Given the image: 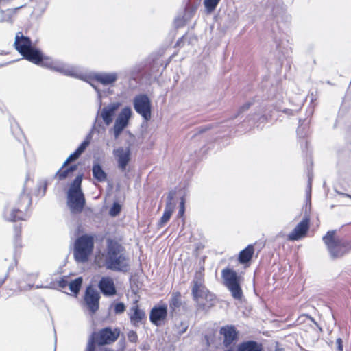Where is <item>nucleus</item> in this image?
<instances>
[{
	"mask_svg": "<svg viewBox=\"0 0 351 351\" xmlns=\"http://www.w3.org/2000/svg\"><path fill=\"white\" fill-rule=\"evenodd\" d=\"M77 169L76 165H71L69 168L64 169V170H59L56 174V176L60 180H64L65 179L69 173H72L73 171H75Z\"/></svg>",
	"mask_w": 351,
	"mask_h": 351,
	"instance_id": "cd10ccee",
	"label": "nucleus"
},
{
	"mask_svg": "<svg viewBox=\"0 0 351 351\" xmlns=\"http://www.w3.org/2000/svg\"><path fill=\"white\" fill-rule=\"evenodd\" d=\"M91 134H88L86 138L80 145L75 150L79 155H81L90 143Z\"/></svg>",
	"mask_w": 351,
	"mask_h": 351,
	"instance_id": "c756f323",
	"label": "nucleus"
},
{
	"mask_svg": "<svg viewBox=\"0 0 351 351\" xmlns=\"http://www.w3.org/2000/svg\"><path fill=\"white\" fill-rule=\"evenodd\" d=\"M128 339L132 343H136L138 341V335L134 330H130L128 333Z\"/></svg>",
	"mask_w": 351,
	"mask_h": 351,
	"instance_id": "f704fd0d",
	"label": "nucleus"
},
{
	"mask_svg": "<svg viewBox=\"0 0 351 351\" xmlns=\"http://www.w3.org/2000/svg\"><path fill=\"white\" fill-rule=\"evenodd\" d=\"M125 310V306L123 302H118L114 305V311L116 314H121Z\"/></svg>",
	"mask_w": 351,
	"mask_h": 351,
	"instance_id": "72a5a7b5",
	"label": "nucleus"
},
{
	"mask_svg": "<svg viewBox=\"0 0 351 351\" xmlns=\"http://www.w3.org/2000/svg\"><path fill=\"white\" fill-rule=\"evenodd\" d=\"M133 105L135 111L140 114L143 119L147 121L152 118V102L147 95L140 94L136 95L133 100Z\"/></svg>",
	"mask_w": 351,
	"mask_h": 351,
	"instance_id": "9b49d317",
	"label": "nucleus"
},
{
	"mask_svg": "<svg viewBox=\"0 0 351 351\" xmlns=\"http://www.w3.org/2000/svg\"><path fill=\"white\" fill-rule=\"evenodd\" d=\"M21 233V228H15V237H19Z\"/></svg>",
	"mask_w": 351,
	"mask_h": 351,
	"instance_id": "a19ab883",
	"label": "nucleus"
},
{
	"mask_svg": "<svg viewBox=\"0 0 351 351\" xmlns=\"http://www.w3.org/2000/svg\"><path fill=\"white\" fill-rule=\"evenodd\" d=\"M176 194V193L173 190L169 191L168 193L164 213L158 222V226L160 228L163 227L169 221L174 211L176 204L173 201Z\"/></svg>",
	"mask_w": 351,
	"mask_h": 351,
	"instance_id": "4468645a",
	"label": "nucleus"
},
{
	"mask_svg": "<svg viewBox=\"0 0 351 351\" xmlns=\"http://www.w3.org/2000/svg\"><path fill=\"white\" fill-rule=\"evenodd\" d=\"M113 154L117 159L119 169L121 171H125L130 161V149L129 147H118L114 149Z\"/></svg>",
	"mask_w": 351,
	"mask_h": 351,
	"instance_id": "2eb2a0df",
	"label": "nucleus"
},
{
	"mask_svg": "<svg viewBox=\"0 0 351 351\" xmlns=\"http://www.w3.org/2000/svg\"><path fill=\"white\" fill-rule=\"evenodd\" d=\"M308 192L311 193V178H309V179H308Z\"/></svg>",
	"mask_w": 351,
	"mask_h": 351,
	"instance_id": "37998d69",
	"label": "nucleus"
},
{
	"mask_svg": "<svg viewBox=\"0 0 351 351\" xmlns=\"http://www.w3.org/2000/svg\"><path fill=\"white\" fill-rule=\"evenodd\" d=\"M323 241L332 258H339L351 250V243L335 237V231H328Z\"/></svg>",
	"mask_w": 351,
	"mask_h": 351,
	"instance_id": "20e7f679",
	"label": "nucleus"
},
{
	"mask_svg": "<svg viewBox=\"0 0 351 351\" xmlns=\"http://www.w3.org/2000/svg\"><path fill=\"white\" fill-rule=\"evenodd\" d=\"M80 155L78 154L75 151L71 154L66 160V161L64 162L62 168H64L65 166H66L69 162L75 160L80 157Z\"/></svg>",
	"mask_w": 351,
	"mask_h": 351,
	"instance_id": "473e14b6",
	"label": "nucleus"
},
{
	"mask_svg": "<svg viewBox=\"0 0 351 351\" xmlns=\"http://www.w3.org/2000/svg\"><path fill=\"white\" fill-rule=\"evenodd\" d=\"M181 306V294L176 292L172 294L169 302V307L173 311H176Z\"/></svg>",
	"mask_w": 351,
	"mask_h": 351,
	"instance_id": "a878e982",
	"label": "nucleus"
},
{
	"mask_svg": "<svg viewBox=\"0 0 351 351\" xmlns=\"http://www.w3.org/2000/svg\"><path fill=\"white\" fill-rule=\"evenodd\" d=\"M93 176L99 182H104L107 178V174L99 164L93 166Z\"/></svg>",
	"mask_w": 351,
	"mask_h": 351,
	"instance_id": "393cba45",
	"label": "nucleus"
},
{
	"mask_svg": "<svg viewBox=\"0 0 351 351\" xmlns=\"http://www.w3.org/2000/svg\"><path fill=\"white\" fill-rule=\"evenodd\" d=\"M82 180V176L76 177L67 193V205L73 214L82 213L86 204L81 189Z\"/></svg>",
	"mask_w": 351,
	"mask_h": 351,
	"instance_id": "7ed1b4c3",
	"label": "nucleus"
},
{
	"mask_svg": "<svg viewBox=\"0 0 351 351\" xmlns=\"http://www.w3.org/2000/svg\"><path fill=\"white\" fill-rule=\"evenodd\" d=\"M66 285H67V282L66 280H62L60 281V286L61 287H65Z\"/></svg>",
	"mask_w": 351,
	"mask_h": 351,
	"instance_id": "79ce46f5",
	"label": "nucleus"
},
{
	"mask_svg": "<svg viewBox=\"0 0 351 351\" xmlns=\"http://www.w3.org/2000/svg\"><path fill=\"white\" fill-rule=\"evenodd\" d=\"M40 60L37 63H35L36 64L49 68L65 75L83 79V76L77 68L59 61H54L49 57H44L40 51Z\"/></svg>",
	"mask_w": 351,
	"mask_h": 351,
	"instance_id": "423d86ee",
	"label": "nucleus"
},
{
	"mask_svg": "<svg viewBox=\"0 0 351 351\" xmlns=\"http://www.w3.org/2000/svg\"><path fill=\"white\" fill-rule=\"evenodd\" d=\"M120 106L121 104L119 102H113L105 106L101 110L100 117L106 125H109L112 122L114 116Z\"/></svg>",
	"mask_w": 351,
	"mask_h": 351,
	"instance_id": "a211bd4d",
	"label": "nucleus"
},
{
	"mask_svg": "<svg viewBox=\"0 0 351 351\" xmlns=\"http://www.w3.org/2000/svg\"><path fill=\"white\" fill-rule=\"evenodd\" d=\"M93 78L103 85L113 84L118 79V74L115 72L112 73H97L93 75Z\"/></svg>",
	"mask_w": 351,
	"mask_h": 351,
	"instance_id": "4be33fe9",
	"label": "nucleus"
},
{
	"mask_svg": "<svg viewBox=\"0 0 351 351\" xmlns=\"http://www.w3.org/2000/svg\"><path fill=\"white\" fill-rule=\"evenodd\" d=\"M337 351H343V341L341 338H338L336 340Z\"/></svg>",
	"mask_w": 351,
	"mask_h": 351,
	"instance_id": "4c0bfd02",
	"label": "nucleus"
},
{
	"mask_svg": "<svg viewBox=\"0 0 351 351\" xmlns=\"http://www.w3.org/2000/svg\"><path fill=\"white\" fill-rule=\"evenodd\" d=\"M261 348L254 341H247L240 344L235 351H261Z\"/></svg>",
	"mask_w": 351,
	"mask_h": 351,
	"instance_id": "b1692460",
	"label": "nucleus"
},
{
	"mask_svg": "<svg viewBox=\"0 0 351 351\" xmlns=\"http://www.w3.org/2000/svg\"><path fill=\"white\" fill-rule=\"evenodd\" d=\"M277 345H278V343H276V346ZM275 351H284V350L282 348H278L276 347Z\"/></svg>",
	"mask_w": 351,
	"mask_h": 351,
	"instance_id": "de8ad7c7",
	"label": "nucleus"
},
{
	"mask_svg": "<svg viewBox=\"0 0 351 351\" xmlns=\"http://www.w3.org/2000/svg\"><path fill=\"white\" fill-rule=\"evenodd\" d=\"M221 276L224 285L230 291L232 296L236 300H241L243 292L240 286V277L237 272L232 269L226 268L222 270Z\"/></svg>",
	"mask_w": 351,
	"mask_h": 351,
	"instance_id": "6e6552de",
	"label": "nucleus"
},
{
	"mask_svg": "<svg viewBox=\"0 0 351 351\" xmlns=\"http://www.w3.org/2000/svg\"><path fill=\"white\" fill-rule=\"evenodd\" d=\"M182 326V329L179 331L180 334L185 332L187 330L188 326L186 324H181Z\"/></svg>",
	"mask_w": 351,
	"mask_h": 351,
	"instance_id": "ea45409f",
	"label": "nucleus"
},
{
	"mask_svg": "<svg viewBox=\"0 0 351 351\" xmlns=\"http://www.w3.org/2000/svg\"><path fill=\"white\" fill-rule=\"evenodd\" d=\"M94 339H89L85 351H95Z\"/></svg>",
	"mask_w": 351,
	"mask_h": 351,
	"instance_id": "c9c22d12",
	"label": "nucleus"
},
{
	"mask_svg": "<svg viewBox=\"0 0 351 351\" xmlns=\"http://www.w3.org/2000/svg\"><path fill=\"white\" fill-rule=\"evenodd\" d=\"M14 12L15 11L12 10H8L6 11L3 12V17L1 21L5 22H12V16L14 14Z\"/></svg>",
	"mask_w": 351,
	"mask_h": 351,
	"instance_id": "7c9ffc66",
	"label": "nucleus"
},
{
	"mask_svg": "<svg viewBox=\"0 0 351 351\" xmlns=\"http://www.w3.org/2000/svg\"><path fill=\"white\" fill-rule=\"evenodd\" d=\"M5 278L6 277H5L3 279H0V287L4 283Z\"/></svg>",
	"mask_w": 351,
	"mask_h": 351,
	"instance_id": "c03bdc74",
	"label": "nucleus"
},
{
	"mask_svg": "<svg viewBox=\"0 0 351 351\" xmlns=\"http://www.w3.org/2000/svg\"><path fill=\"white\" fill-rule=\"evenodd\" d=\"M121 211V206L118 203H114L109 211V214L112 217L117 216Z\"/></svg>",
	"mask_w": 351,
	"mask_h": 351,
	"instance_id": "2f4dec72",
	"label": "nucleus"
},
{
	"mask_svg": "<svg viewBox=\"0 0 351 351\" xmlns=\"http://www.w3.org/2000/svg\"><path fill=\"white\" fill-rule=\"evenodd\" d=\"M16 49L27 60L37 63L40 60V50L32 47V42L28 37L19 32L14 41Z\"/></svg>",
	"mask_w": 351,
	"mask_h": 351,
	"instance_id": "39448f33",
	"label": "nucleus"
},
{
	"mask_svg": "<svg viewBox=\"0 0 351 351\" xmlns=\"http://www.w3.org/2000/svg\"><path fill=\"white\" fill-rule=\"evenodd\" d=\"M99 288L105 295H114L116 293L114 283L110 277H102L99 282Z\"/></svg>",
	"mask_w": 351,
	"mask_h": 351,
	"instance_id": "412c9836",
	"label": "nucleus"
},
{
	"mask_svg": "<svg viewBox=\"0 0 351 351\" xmlns=\"http://www.w3.org/2000/svg\"><path fill=\"white\" fill-rule=\"evenodd\" d=\"M167 315V307L166 305L154 306L150 312L149 319L156 326H158L161 321Z\"/></svg>",
	"mask_w": 351,
	"mask_h": 351,
	"instance_id": "aec40b11",
	"label": "nucleus"
},
{
	"mask_svg": "<svg viewBox=\"0 0 351 351\" xmlns=\"http://www.w3.org/2000/svg\"><path fill=\"white\" fill-rule=\"evenodd\" d=\"M309 228V219H303L288 235V240L298 241L304 237Z\"/></svg>",
	"mask_w": 351,
	"mask_h": 351,
	"instance_id": "f3484780",
	"label": "nucleus"
},
{
	"mask_svg": "<svg viewBox=\"0 0 351 351\" xmlns=\"http://www.w3.org/2000/svg\"><path fill=\"white\" fill-rule=\"evenodd\" d=\"M31 198L27 194H22L19 199V208H7L4 213L5 218L8 221L24 220L25 215L21 208H27L31 204Z\"/></svg>",
	"mask_w": 351,
	"mask_h": 351,
	"instance_id": "9d476101",
	"label": "nucleus"
},
{
	"mask_svg": "<svg viewBox=\"0 0 351 351\" xmlns=\"http://www.w3.org/2000/svg\"><path fill=\"white\" fill-rule=\"evenodd\" d=\"M191 293L198 307L207 310L213 305L215 297L204 285V274L203 270L196 271L192 281Z\"/></svg>",
	"mask_w": 351,
	"mask_h": 351,
	"instance_id": "f03ea898",
	"label": "nucleus"
},
{
	"mask_svg": "<svg viewBox=\"0 0 351 351\" xmlns=\"http://www.w3.org/2000/svg\"><path fill=\"white\" fill-rule=\"evenodd\" d=\"M82 278L79 277L75 279L74 280L71 281L69 283V289L71 292L74 293L75 294H77L82 286Z\"/></svg>",
	"mask_w": 351,
	"mask_h": 351,
	"instance_id": "bb28decb",
	"label": "nucleus"
},
{
	"mask_svg": "<svg viewBox=\"0 0 351 351\" xmlns=\"http://www.w3.org/2000/svg\"><path fill=\"white\" fill-rule=\"evenodd\" d=\"M95 263L99 267L117 271H127L129 269V258L125 255L123 247L117 241L107 239L106 250L95 257Z\"/></svg>",
	"mask_w": 351,
	"mask_h": 351,
	"instance_id": "f257e3e1",
	"label": "nucleus"
},
{
	"mask_svg": "<svg viewBox=\"0 0 351 351\" xmlns=\"http://www.w3.org/2000/svg\"><path fill=\"white\" fill-rule=\"evenodd\" d=\"M184 213V198L181 199L180 203V209L178 211V215L180 217L183 216Z\"/></svg>",
	"mask_w": 351,
	"mask_h": 351,
	"instance_id": "e433bc0d",
	"label": "nucleus"
},
{
	"mask_svg": "<svg viewBox=\"0 0 351 351\" xmlns=\"http://www.w3.org/2000/svg\"><path fill=\"white\" fill-rule=\"evenodd\" d=\"M220 0H204V5L208 13H211L217 7Z\"/></svg>",
	"mask_w": 351,
	"mask_h": 351,
	"instance_id": "c85d7f7f",
	"label": "nucleus"
},
{
	"mask_svg": "<svg viewBox=\"0 0 351 351\" xmlns=\"http://www.w3.org/2000/svg\"><path fill=\"white\" fill-rule=\"evenodd\" d=\"M91 86L95 88V90H96L99 94V96H100V93H99V90H97V88L93 85V84H91Z\"/></svg>",
	"mask_w": 351,
	"mask_h": 351,
	"instance_id": "49530a36",
	"label": "nucleus"
},
{
	"mask_svg": "<svg viewBox=\"0 0 351 351\" xmlns=\"http://www.w3.org/2000/svg\"><path fill=\"white\" fill-rule=\"evenodd\" d=\"M132 110L130 107H125L118 114L112 128L116 139L119 138L123 130L128 126L132 117Z\"/></svg>",
	"mask_w": 351,
	"mask_h": 351,
	"instance_id": "ddd939ff",
	"label": "nucleus"
},
{
	"mask_svg": "<svg viewBox=\"0 0 351 351\" xmlns=\"http://www.w3.org/2000/svg\"><path fill=\"white\" fill-rule=\"evenodd\" d=\"M120 335V330L117 328L112 329L106 327L101 329L98 332H94L89 339H94V345H106L114 342Z\"/></svg>",
	"mask_w": 351,
	"mask_h": 351,
	"instance_id": "1a4fd4ad",
	"label": "nucleus"
},
{
	"mask_svg": "<svg viewBox=\"0 0 351 351\" xmlns=\"http://www.w3.org/2000/svg\"><path fill=\"white\" fill-rule=\"evenodd\" d=\"M250 105H251V104L250 102L246 103L245 104L243 105L240 108L239 112L240 113V112L246 111L247 110H248L250 108Z\"/></svg>",
	"mask_w": 351,
	"mask_h": 351,
	"instance_id": "58836bf2",
	"label": "nucleus"
},
{
	"mask_svg": "<svg viewBox=\"0 0 351 351\" xmlns=\"http://www.w3.org/2000/svg\"><path fill=\"white\" fill-rule=\"evenodd\" d=\"M219 334L223 339V346L226 348L225 351H235L236 343L238 340V332L233 326H225L220 328Z\"/></svg>",
	"mask_w": 351,
	"mask_h": 351,
	"instance_id": "f8f14e48",
	"label": "nucleus"
},
{
	"mask_svg": "<svg viewBox=\"0 0 351 351\" xmlns=\"http://www.w3.org/2000/svg\"><path fill=\"white\" fill-rule=\"evenodd\" d=\"M128 316L131 324L134 326H139L145 318V312L139 308L137 302H134L128 311Z\"/></svg>",
	"mask_w": 351,
	"mask_h": 351,
	"instance_id": "6ab92c4d",
	"label": "nucleus"
},
{
	"mask_svg": "<svg viewBox=\"0 0 351 351\" xmlns=\"http://www.w3.org/2000/svg\"><path fill=\"white\" fill-rule=\"evenodd\" d=\"M99 294L93 288L89 287L86 290L84 300L92 313H95L99 308Z\"/></svg>",
	"mask_w": 351,
	"mask_h": 351,
	"instance_id": "dca6fc26",
	"label": "nucleus"
},
{
	"mask_svg": "<svg viewBox=\"0 0 351 351\" xmlns=\"http://www.w3.org/2000/svg\"><path fill=\"white\" fill-rule=\"evenodd\" d=\"M254 252V248L252 245H249L244 250L240 252L239 255V261L242 263L249 262Z\"/></svg>",
	"mask_w": 351,
	"mask_h": 351,
	"instance_id": "5701e85b",
	"label": "nucleus"
},
{
	"mask_svg": "<svg viewBox=\"0 0 351 351\" xmlns=\"http://www.w3.org/2000/svg\"><path fill=\"white\" fill-rule=\"evenodd\" d=\"M94 247L93 237L88 235H83L79 237L74 246V257L77 262L84 263L87 261L88 256L93 252Z\"/></svg>",
	"mask_w": 351,
	"mask_h": 351,
	"instance_id": "0eeeda50",
	"label": "nucleus"
},
{
	"mask_svg": "<svg viewBox=\"0 0 351 351\" xmlns=\"http://www.w3.org/2000/svg\"><path fill=\"white\" fill-rule=\"evenodd\" d=\"M341 195H343V196H346V197H348L349 198L351 199V195H348V194H346V193H340Z\"/></svg>",
	"mask_w": 351,
	"mask_h": 351,
	"instance_id": "a18cd8bd",
	"label": "nucleus"
}]
</instances>
